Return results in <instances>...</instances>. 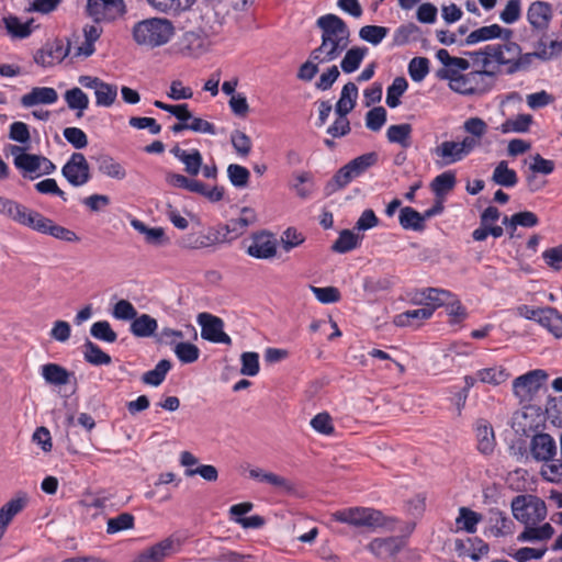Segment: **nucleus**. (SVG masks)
Returning a JSON list of instances; mask_svg holds the SVG:
<instances>
[{"instance_id":"obj_12","label":"nucleus","mask_w":562,"mask_h":562,"mask_svg":"<svg viewBox=\"0 0 562 562\" xmlns=\"http://www.w3.org/2000/svg\"><path fill=\"white\" fill-rule=\"evenodd\" d=\"M249 476L260 483L270 485L277 494L285 496L297 495L296 483L278 473L265 471L260 468H254L249 470Z\"/></svg>"},{"instance_id":"obj_32","label":"nucleus","mask_w":562,"mask_h":562,"mask_svg":"<svg viewBox=\"0 0 562 562\" xmlns=\"http://www.w3.org/2000/svg\"><path fill=\"white\" fill-rule=\"evenodd\" d=\"M358 98V87L353 82L346 83L340 93V98L335 106L336 114L347 115L350 113Z\"/></svg>"},{"instance_id":"obj_9","label":"nucleus","mask_w":562,"mask_h":562,"mask_svg":"<svg viewBox=\"0 0 562 562\" xmlns=\"http://www.w3.org/2000/svg\"><path fill=\"white\" fill-rule=\"evenodd\" d=\"M494 72L481 68L463 74L454 83V91L461 94H483L494 85Z\"/></svg>"},{"instance_id":"obj_23","label":"nucleus","mask_w":562,"mask_h":562,"mask_svg":"<svg viewBox=\"0 0 562 562\" xmlns=\"http://www.w3.org/2000/svg\"><path fill=\"white\" fill-rule=\"evenodd\" d=\"M57 99L58 94L54 88L36 87L21 98V104L25 108L37 104H53Z\"/></svg>"},{"instance_id":"obj_7","label":"nucleus","mask_w":562,"mask_h":562,"mask_svg":"<svg viewBox=\"0 0 562 562\" xmlns=\"http://www.w3.org/2000/svg\"><path fill=\"white\" fill-rule=\"evenodd\" d=\"M479 146V140L473 137H464L460 142L443 140L432 148L431 153L436 158V164L445 167L463 160Z\"/></svg>"},{"instance_id":"obj_53","label":"nucleus","mask_w":562,"mask_h":562,"mask_svg":"<svg viewBox=\"0 0 562 562\" xmlns=\"http://www.w3.org/2000/svg\"><path fill=\"white\" fill-rule=\"evenodd\" d=\"M378 162V154L374 151L363 154L361 156L356 157L355 159L348 162L353 176L356 178L363 175L367 170L373 167Z\"/></svg>"},{"instance_id":"obj_30","label":"nucleus","mask_w":562,"mask_h":562,"mask_svg":"<svg viewBox=\"0 0 562 562\" xmlns=\"http://www.w3.org/2000/svg\"><path fill=\"white\" fill-rule=\"evenodd\" d=\"M483 520V516L472 510L469 507H460L459 514L456 518L457 530H462L468 533H474L477 529V525Z\"/></svg>"},{"instance_id":"obj_44","label":"nucleus","mask_w":562,"mask_h":562,"mask_svg":"<svg viewBox=\"0 0 562 562\" xmlns=\"http://www.w3.org/2000/svg\"><path fill=\"white\" fill-rule=\"evenodd\" d=\"M218 236L215 233L190 234L181 239V246L190 249H201L215 245Z\"/></svg>"},{"instance_id":"obj_42","label":"nucleus","mask_w":562,"mask_h":562,"mask_svg":"<svg viewBox=\"0 0 562 562\" xmlns=\"http://www.w3.org/2000/svg\"><path fill=\"white\" fill-rule=\"evenodd\" d=\"M398 220L404 229L423 231L426 218L413 207L405 206L401 209Z\"/></svg>"},{"instance_id":"obj_46","label":"nucleus","mask_w":562,"mask_h":562,"mask_svg":"<svg viewBox=\"0 0 562 562\" xmlns=\"http://www.w3.org/2000/svg\"><path fill=\"white\" fill-rule=\"evenodd\" d=\"M419 294L422 299L428 301L426 305L434 306V311L438 306L449 304L453 299V294L451 292L437 288H427Z\"/></svg>"},{"instance_id":"obj_57","label":"nucleus","mask_w":562,"mask_h":562,"mask_svg":"<svg viewBox=\"0 0 562 562\" xmlns=\"http://www.w3.org/2000/svg\"><path fill=\"white\" fill-rule=\"evenodd\" d=\"M173 352L182 363H193L200 357V349L191 342H177Z\"/></svg>"},{"instance_id":"obj_24","label":"nucleus","mask_w":562,"mask_h":562,"mask_svg":"<svg viewBox=\"0 0 562 562\" xmlns=\"http://www.w3.org/2000/svg\"><path fill=\"white\" fill-rule=\"evenodd\" d=\"M170 151L177 159H179L184 165V171L188 175H199L202 168L203 158L198 149L187 151L177 145Z\"/></svg>"},{"instance_id":"obj_34","label":"nucleus","mask_w":562,"mask_h":562,"mask_svg":"<svg viewBox=\"0 0 562 562\" xmlns=\"http://www.w3.org/2000/svg\"><path fill=\"white\" fill-rule=\"evenodd\" d=\"M25 504L26 498H13L0 508V540L13 517L24 508Z\"/></svg>"},{"instance_id":"obj_48","label":"nucleus","mask_w":562,"mask_h":562,"mask_svg":"<svg viewBox=\"0 0 562 562\" xmlns=\"http://www.w3.org/2000/svg\"><path fill=\"white\" fill-rule=\"evenodd\" d=\"M170 369H171L170 361L162 359L156 364L155 369L149 370L143 374L142 381L145 384L158 386L164 382V380Z\"/></svg>"},{"instance_id":"obj_8","label":"nucleus","mask_w":562,"mask_h":562,"mask_svg":"<svg viewBox=\"0 0 562 562\" xmlns=\"http://www.w3.org/2000/svg\"><path fill=\"white\" fill-rule=\"evenodd\" d=\"M209 34L202 29L183 32L176 41L173 48L182 57L198 58L211 47Z\"/></svg>"},{"instance_id":"obj_47","label":"nucleus","mask_w":562,"mask_h":562,"mask_svg":"<svg viewBox=\"0 0 562 562\" xmlns=\"http://www.w3.org/2000/svg\"><path fill=\"white\" fill-rule=\"evenodd\" d=\"M83 349L85 360L93 366H106L112 361L108 353L90 340H86Z\"/></svg>"},{"instance_id":"obj_4","label":"nucleus","mask_w":562,"mask_h":562,"mask_svg":"<svg viewBox=\"0 0 562 562\" xmlns=\"http://www.w3.org/2000/svg\"><path fill=\"white\" fill-rule=\"evenodd\" d=\"M173 34V23L164 18L145 19L137 22L132 30L133 40L136 44L148 49L167 44Z\"/></svg>"},{"instance_id":"obj_1","label":"nucleus","mask_w":562,"mask_h":562,"mask_svg":"<svg viewBox=\"0 0 562 562\" xmlns=\"http://www.w3.org/2000/svg\"><path fill=\"white\" fill-rule=\"evenodd\" d=\"M316 25L322 31V43L311 52L310 57L317 63H330L347 49L350 31L342 19L330 13L318 18Z\"/></svg>"},{"instance_id":"obj_62","label":"nucleus","mask_w":562,"mask_h":562,"mask_svg":"<svg viewBox=\"0 0 562 562\" xmlns=\"http://www.w3.org/2000/svg\"><path fill=\"white\" fill-rule=\"evenodd\" d=\"M243 375L255 376L259 372V355L257 352L247 351L240 356Z\"/></svg>"},{"instance_id":"obj_49","label":"nucleus","mask_w":562,"mask_h":562,"mask_svg":"<svg viewBox=\"0 0 562 562\" xmlns=\"http://www.w3.org/2000/svg\"><path fill=\"white\" fill-rule=\"evenodd\" d=\"M94 95L97 105L109 108L116 100L117 87L101 80L94 90Z\"/></svg>"},{"instance_id":"obj_27","label":"nucleus","mask_w":562,"mask_h":562,"mask_svg":"<svg viewBox=\"0 0 562 562\" xmlns=\"http://www.w3.org/2000/svg\"><path fill=\"white\" fill-rule=\"evenodd\" d=\"M36 232H38L41 234L50 235L57 239L69 241V243L79 240V237L77 236V234L75 232L54 223V221H52L48 217H45L44 215L41 220V223H40Z\"/></svg>"},{"instance_id":"obj_28","label":"nucleus","mask_w":562,"mask_h":562,"mask_svg":"<svg viewBox=\"0 0 562 562\" xmlns=\"http://www.w3.org/2000/svg\"><path fill=\"white\" fill-rule=\"evenodd\" d=\"M554 535V528L546 522L541 526L538 525H525V529L519 536L517 540L520 542H537V541H546L552 538Z\"/></svg>"},{"instance_id":"obj_55","label":"nucleus","mask_w":562,"mask_h":562,"mask_svg":"<svg viewBox=\"0 0 562 562\" xmlns=\"http://www.w3.org/2000/svg\"><path fill=\"white\" fill-rule=\"evenodd\" d=\"M408 87L407 80L404 77H396L392 85L387 88L386 92V104L390 108H396L400 105L401 95L406 91Z\"/></svg>"},{"instance_id":"obj_18","label":"nucleus","mask_w":562,"mask_h":562,"mask_svg":"<svg viewBox=\"0 0 562 562\" xmlns=\"http://www.w3.org/2000/svg\"><path fill=\"white\" fill-rule=\"evenodd\" d=\"M514 521L502 510L492 509L486 533L495 538L507 537L514 532Z\"/></svg>"},{"instance_id":"obj_19","label":"nucleus","mask_w":562,"mask_h":562,"mask_svg":"<svg viewBox=\"0 0 562 562\" xmlns=\"http://www.w3.org/2000/svg\"><path fill=\"white\" fill-rule=\"evenodd\" d=\"M513 36V31L509 29H504L498 24H492L487 26H482L472 31L465 38V44L472 45L479 42L490 41L494 38H503L510 40Z\"/></svg>"},{"instance_id":"obj_38","label":"nucleus","mask_w":562,"mask_h":562,"mask_svg":"<svg viewBox=\"0 0 562 562\" xmlns=\"http://www.w3.org/2000/svg\"><path fill=\"white\" fill-rule=\"evenodd\" d=\"M42 217L43 215L40 212L31 210L25 205L19 203L12 221L22 226H26L31 229L37 231Z\"/></svg>"},{"instance_id":"obj_29","label":"nucleus","mask_w":562,"mask_h":562,"mask_svg":"<svg viewBox=\"0 0 562 562\" xmlns=\"http://www.w3.org/2000/svg\"><path fill=\"white\" fill-rule=\"evenodd\" d=\"M158 323L156 318L148 314L136 315V317L132 319L130 326L131 333L138 338L151 337L156 333Z\"/></svg>"},{"instance_id":"obj_63","label":"nucleus","mask_w":562,"mask_h":562,"mask_svg":"<svg viewBox=\"0 0 562 562\" xmlns=\"http://www.w3.org/2000/svg\"><path fill=\"white\" fill-rule=\"evenodd\" d=\"M385 122L386 110L383 106H375L366 114V125L373 132L380 131Z\"/></svg>"},{"instance_id":"obj_54","label":"nucleus","mask_w":562,"mask_h":562,"mask_svg":"<svg viewBox=\"0 0 562 562\" xmlns=\"http://www.w3.org/2000/svg\"><path fill=\"white\" fill-rule=\"evenodd\" d=\"M457 179L452 171H446L437 176L431 182V190L437 196L451 191L456 186Z\"/></svg>"},{"instance_id":"obj_52","label":"nucleus","mask_w":562,"mask_h":562,"mask_svg":"<svg viewBox=\"0 0 562 562\" xmlns=\"http://www.w3.org/2000/svg\"><path fill=\"white\" fill-rule=\"evenodd\" d=\"M359 236L352 231L344 229L340 232L339 237L333 244L331 250L338 254H346L359 245Z\"/></svg>"},{"instance_id":"obj_39","label":"nucleus","mask_w":562,"mask_h":562,"mask_svg":"<svg viewBox=\"0 0 562 562\" xmlns=\"http://www.w3.org/2000/svg\"><path fill=\"white\" fill-rule=\"evenodd\" d=\"M356 177L351 171L348 164L342 166L335 176L326 183L325 193L326 195H330L338 190L344 189L347 184H349Z\"/></svg>"},{"instance_id":"obj_5","label":"nucleus","mask_w":562,"mask_h":562,"mask_svg":"<svg viewBox=\"0 0 562 562\" xmlns=\"http://www.w3.org/2000/svg\"><path fill=\"white\" fill-rule=\"evenodd\" d=\"M335 521L347 524L358 529L374 531L387 527L389 519L382 512L372 507H349L331 514Z\"/></svg>"},{"instance_id":"obj_15","label":"nucleus","mask_w":562,"mask_h":562,"mask_svg":"<svg viewBox=\"0 0 562 562\" xmlns=\"http://www.w3.org/2000/svg\"><path fill=\"white\" fill-rule=\"evenodd\" d=\"M246 252L257 259H271L277 254V240L268 232L255 233Z\"/></svg>"},{"instance_id":"obj_60","label":"nucleus","mask_w":562,"mask_h":562,"mask_svg":"<svg viewBox=\"0 0 562 562\" xmlns=\"http://www.w3.org/2000/svg\"><path fill=\"white\" fill-rule=\"evenodd\" d=\"M40 155L26 154L19 155L14 158V166L21 170L24 175L38 172Z\"/></svg>"},{"instance_id":"obj_21","label":"nucleus","mask_w":562,"mask_h":562,"mask_svg":"<svg viewBox=\"0 0 562 562\" xmlns=\"http://www.w3.org/2000/svg\"><path fill=\"white\" fill-rule=\"evenodd\" d=\"M551 18L552 7L548 2L535 1L528 8L527 19L529 23L537 30H547Z\"/></svg>"},{"instance_id":"obj_36","label":"nucleus","mask_w":562,"mask_h":562,"mask_svg":"<svg viewBox=\"0 0 562 562\" xmlns=\"http://www.w3.org/2000/svg\"><path fill=\"white\" fill-rule=\"evenodd\" d=\"M434 314V306L425 305L422 308L405 311L394 317L393 323L398 327L411 326L415 321L428 319Z\"/></svg>"},{"instance_id":"obj_11","label":"nucleus","mask_w":562,"mask_h":562,"mask_svg":"<svg viewBox=\"0 0 562 562\" xmlns=\"http://www.w3.org/2000/svg\"><path fill=\"white\" fill-rule=\"evenodd\" d=\"M126 12L124 0H88L87 13L95 23L112 22Z\"/></svg>"},{"instance_id":"obj_31","label":"nucleus","mask_w":562,"mask_h":562,"mask_svg":"<svg viewBox=\"0 0 562 562\" xmlns=\"http://www.w3.org/2000/svg\"><path fill=\"white\" fill-rule=\"evenodd\" d=\"M538 323L546 327L554 337H562V315L552 307L540 310Z\"/></svg>"},{"instance_id":"obj_22","label":"nucleus","mask_w":562,"mask_h":562,"mask_svg":"<svg viewBox=\"0 0 562 562\" xmlns=\"http://www.w3.org/2000/svg\"><path fill=\"white\" fill-rule=\"evenodd\" d=\"M70 45L66 46L61 41H55L52 44L47 45L44 49L37 53L35 56V60L37 64L42 66H52L54 64L60 63L69 53Z\"/></svg>"},{"instance_id":"obj_3","label":"nucleus","mask_w":562,"mask_h":562,"mask_svg":"<svg viewBox=\"0 0 562 562\" xmlns=\"http://www.w3.org/2000/svg\"><path fill=\"white\" fill-rule=\"evenodd\" d=\"M530 454L538 462H552L541 468L540 474L543 479L554 483L562 482V462L554 461L557 456V442L547 432L536 434L530 440Z\"/></svg>"},{"instance_id":"obj_37","label":"nucleus","mask_w":562,"mask_h":562,"mask_svg":"<svg viewBox=\"0 0 562 562\" xmlns=\"http://www.w3.org/2000/svg\"><path fill=\"white\" fill-rule=\"evenodd\" d=\"M65 101L70 110L77 111V117H82L83 111L89 106V98L80 88H71L64 94Z\"/></svg>"},{"instance_id":"obj_33","label":"nucleus","mask_w":562,"mask_h":562,"mask_svg":"<svg viewBox=\"0 0 562 562\" xmlns=\"http://www.w3.org/2000/svg\"><path fill=\"white\" fill-rule=\"evenodd\" d=\"M98 170L112 179L123 180L126 177L125 168L109 155H100L95 157Z\"/></svg>"},{"instance_id":"obj_59","label":"nucleus","mask_w":562,"mask_h":562,"mask_svg":"<svg viewBox=\"0 0 562 562\" xmlns=\"http://www.w3.org/2000/svg\"><path fill=\"white\" fill-rule=\"evenodd\" d=\"M429 72V60L426 57H414L408 64V74L413 81L420 82Z\"/></svg>"},{"instance_id":"obj_51","label":"nucleus","mask_w":562,"mask_h":562,"mask_svg":"<svg viewBox=\"0 0 562 562\" xmlns=\"http://www.w3.org/2000/svg\"><path fill=\"white\" fill-rule=\"evenodd\" d=\"M166 181L171 187L186 189L193 193H195V191H202L203 189V183L201 181L179 173L168 172L166 175Z\"/></svg>"},{"instance_id":"obj_43","label":"nucleus","mask_w":562,"mask_h":562,"mask_svg":"<svg viewBox=\"0 0 562 562\" xmlns=\"http://www.w3.org/2000/svg\"><path fill=\"white\" fill-rule=\"evenodd\" d=\"M368 48L367 47H359L355 46L348 49L340 63V67L345 74H351L356 71L364 56L367 55Z\"/></svg>"},{"instance_id":"obj_14","label":"nucleus","mask_w":562,"mask_h":562,"mask_svg":"<svg viewBox=\"0 0 562 562\" xmlns=\"http://www.w3.org/2000/svg\"><path fill=\"white\" fill-rule=\"evenodd\" d=\"M61 173L74 187H82L91 179L89 164L81 153H74L70 156L63 166Z\"/></svg>"},{"instance_id":"obj_6","label":"nucleus","mask_w":562,"mask_h":562,"mask_svg":"<svg viewBox=\"0 0 562 562\" xmlns=\"http://www.w3.org/2000/svg\"><path fill=\"white\" fill-rule=\"evenodd\" d=\"M510 507L513 516L524 525H538L547 517L544 501L532 494L515 496Z\"/></svg>"},{"instance_id":"obj_2","label":"nucleus","mask_w":562,"mask_h":562,"mask_svg":"<svg viewBox=\"0 0 562 562\" xmlns=\"http://www.w3.org/2000/svg\"><path fill=\"white\" fill-rule=\"evenodd\" d=\"M518 54L519 45L509 40H505L504 43L499 44H490L479 50L467 53L476 67L493 71L494 78L502 72V67L505 68L506 74L512 75L514 61Z\"/></svg>"},{"instance_id":"obj_41","label":"nucleus","mask_w":562,"mask_h":562,"mask_svg":"<svg viewBox=\"0 0 562 562\" xmlns=\"http://www.w3.org/2000/svg\"><path fill=\"white\" fill-rule=\"evenodd\" d=\"M533 122L530 114H518L513 119L506 120L497 130L502 134L527 133Z\"/></svg>"},{"instance_id":"obj_50","label":"nucleus","mask_w":562,"mask_h":562,"mask_svg":"<svg viewBox=\"0 0 562 562\" xmlns=\"http://www.w3.org/2000/svg\"><path fill=\"white\" fill-rule=\"evenodd\" d=\"M476 376L482 383L498 385L509 378V373L503 367L496 366L479 370Z\"/></svg>"},{"instance_id":"obj_64","label":"nucleus","mask_w":562,"mask_h":562,"mask_svg":"<svg viewBox=\"0 0 562 562\" xmlns=\"http://www.w3.org/2000/svg\"><path fill=\"white\" fill-rule=\"evenodd\" d=\"M227 175L233 186L244 188L249 181V170L240 165L232 164L227 168Z\"/></svg>"},{"instance_id":"obj_17","label":"nucleus","mask_w":562,"mask_h":562,"mask_svg":"<svg viewBox=\"0 0 562 562\" xmlns=\"http://www.w3.org/2000/svg\"><path fill=\"white\" fill-rule=\"evenodd\" d=\"M257 222V214L254 209L245 206L240 210V214L236 218L229 220L224 229L231 238H237L246 233L247 228Z\"/></svg>"},{"instance_id":"obj_10","label":"nucleus","mask_w":562,"mask_h":562,"mask_svg":"<svg viewBox=\"0 0 562 562\" xmlns=\"http://www.w3.org/2000/svg\"><path fill=\"white\" fill-rule=\"evenodd\" d=\"M548 374L537 369L527 372L513 381V392L520 403L530 402L543 387Z\"/></svg>"},{"instance_id":"obj_58","label":"nucleus","mask_w":562,"mask_h":562,"mask_svg":"<svg viewBox=\"0 0 562 562\" xmlns=\"http://www.w3.org/2000/svg\"><path fill=\"white\" fill-rule=\"evenodd\" d=\"M134 527V516L130 513H122L114 518H110L106 524L108 533H116L128 530Z\"/></svg>"},{"instance_id":"obj_20","label":"nucleus","mask_w":562,"mask_h":562,"mask_svg":"<svg viewBox=\"0 0 562 562\" xmlns=\"http://www.w3.org/2000/svg\"><path fill=\"white\" fill-rule=\"evenodd\" d=\"M403 546L404 542L401 538H376L369 543L368 549L378 558L386 560L394 558Z\"/></svg>"},{"instance_id":"obj_25","label":"nucleus","mask_w":562,"mask_h":562,"mask_svg":"<svg viewBox=\"0 0 562 562\" xmlns=\"http://www.w3.org/2000/svg\"><path fill=\"white\" fill-rule=\"evenodd\" d=\"M41 373L47 384L54 386H63L69 383L70 378L74 375L66 368L57 363H46L42 366Z\"/></svg>"},{"instance_id":"obj_26","label":"nucleus","mask_w":562,"mask_h":562,"mask_svg":"<svg viewBox=\"0 0 562 562\" xmlns=\"http://www.w3.org/2000/svg\"><path fill=\"white\" fill-rule=\"evenodd\" d=\"M475 431L479 451L483 454H491L496 443L492 425L484 419H480L476 422Z\"/></svg>"},{"instance_id":"obj_35","label":"nucleus","mask_w":562,"mask_h":562,"mask_svg":"<svg viewBox=\"0 0 562 562\" xmlns=\"http://www.w3.org/2000/svg\"><path fill=\"white\" fill-rule=\"evenodd\" d=\"M492 181L501 187L513 188L518 183V176L506 160H501L493 170Z\"/></svg>"},{"instance_id":"obj_61","label":"nucleus","mask_w":562,"mask_h":562,"mask_svg":"<svg viewBox=\"0 0 562 562\" xmlns=\"http://www.w3.org/2000/svg\"><path fill=\"white\" fill-rule=\"evenodd\" d=\"M389 30L379 25H366L360 29L359 36L373 45L380 44L387 35Z\"/></svg>"},{"instance_id":"obj_40","label":"nucleus","mask_w":562,"mask_h":562,"mask_svg":"<svg viewBox=\"0 0 562 562\" xmlns=\"http://www.w3.org/2000/svg\"><path fill=\"white\" fill-rule=\"evenodd\" d=\"M413 127L408 123L396 124L389 126L386 137L390 143L398 144L403 148L411 146V135Z\"/></svg>"},{"instance_id":"obj_13","label":"nucleus","mask_w":562,"mask_h":562,"mask_svg":"<svg viewBox=\"0 0 562 562\" xmlns=\"http://www.w3.org/2000/svg\"><path fill=\"white\" fill-rule=\"evenodd\" d=\"M201 326V337L215 344L232 345L231 337L224 331V322L222 318L210 313H200L196 317Z\"/></svg>"},{"instance_id":"obj_56","label":"nucleus","mask_w":562,"mask_h":562,"mask_svg":"<svg viewBox=\"0 0 562 562\" xmlns=\"http://www.w3.org/2000/svg\"><path fill=\"white\" fill-rule=\"evenodd\" d=\"M90 334L93 338L109 344H113L117 339L116 333L112 329L108 321L93 323L90 328Z\"/></svg>"},{"instance_id":"obj_16","label":"nucleus","mask_w":562,"mask_h":562,"mask_svg":"<svg viewBox=\"0 0 562 562\" xmlns=\"http://www.w3.org/2000/svg\"><path fill=\"white\" fill-rule=\"evenodd\" d=\"M179 546V540L168 537L143 550L134 562H162L175 551V548Z\"/></svg>"},{"instance_id":"obj_45","label":"nucleus","mask_w":562,"mask_h":562,"mask_svg":"<svg viewBox=\"0 0 562 562\" xmlns=\"http://www.w3.org/2000/svg\"><path fill=\"white\" fill-rule=\"evenodd\" d=\"M2 21L5 30L13 37L24 38L32 33L33 21L22 22L13 15L4 16Z\"/></svg>"}]
</instances>
